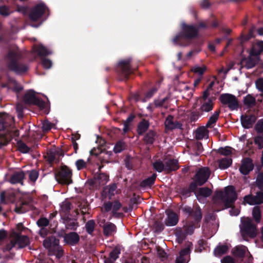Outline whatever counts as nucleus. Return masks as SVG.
<instances>
[{
  "label": "nucleus",
  "instance_id": "obj_1",
  "mask_svg": "<svg viewBox=\"0 0 263 263\" xmlns=\"http://www.w3.org/2000/svg\"><path fill=\"white\" fill-rule=\"evenodd\" d=\"M21 55L16 51L11 50L5 56L6 65L8 69L17 75L25 73L29 69L28 65L20 61Z\"/></svg>",
  "mask_w": 263,
  "mask_h": 263
},
{
  "label": "nucleus",
  "instance_id": "obj_2",
  "mask_svg": "<svg viewBox=\"0 0 263 263\" xmlns=\"http://www.w3.org/2000/svg\"><path fill=\"white\" fill-rule=\"evenodd\" d=\"M198 33V29L193 25L184 24L182 26V30L173 39V43L180 46H188L191 40L196 37Z\"/></svg>",
  "mask_w": 263,
  "mask_h": 263
},
{
  "label": "nucleus",
  "instance_id": "obj_3",
  "mask_svg": "<svg viewBox=\"0 0 263 263\" xmlns=\"http://www.w3.org/2000/svg\"><path fill=\"white\" fill-rule=\"evenodd\" d=\"M132 59L128 58L121 60L119 62L116 68V71L119 76V79L121 81H126L130 77V76L134 74L136 68L132 67Z\"/></svg>",
  "mask_w": 263,
  "mask_h": 263
},
{
  "label": "nucleus",
  "instance_id": "obj_4",
  "mask_svg": "<svg viewBox=\"0 0 263 263\" xmlns=\"http://www.w3.org/2000/svg\"><path fill=\"white\" fill-rule=\"evenodd\" d=\"M60 240L55 236H51L46 238L43 241L44 247L49 249L50 252L55 255L58 259L61 258L64 254V250L59 245Z\"/></svg>",
  "mask_w": 263,
  "mask_h": 263
},
{
  "label": "nucleus",
  "instance_id": "obj_5",
  "mask_svg": "<svg viewBox=\"0 0 263 263\" xmlns=\"http://www.w3.org/2000/svg\"><path fill=\"white\" fill-rule=\"evenodd\" d=\"M72 170L67 165L61 166L58 172L55 173L54 177L58 183L68 185L72 183Z\"/></svg>",
  "mask_w": 263,
  "mask_h": 263
},
{
  "label": "nucleus",
  "instance_id": "obj_6",
  "mask_svg": "<svg viewBox=\"0 0 263 263\" xmlns=\"http://www.w3.org/2000/svg\"><path fill=\"white\" fill-rule=\"evenodd\" d=\"M188 218L193 219L197 227H200V222L202 218L201 210L199 205L193 208L188 205L182 206L180 209Z\"/></svg>",
  "mask_w": 263,
  "mask_h": 263
},
{
  "label": "nucleus",
  "instance_id": "obj_7",
  "mask_svg": "<svg viewBox=\"0 0 263 263\" xmlns=\"http://www.w3.org/2000/svg\"><path fill=\"white\" fill-rule=\"evenodd\" d=\"M48 11V8L45 4L39 3L31 8L29 13V18L30 20L33 22L40 20L44 17L46 11Z\"/></svg>",
  "mask_w": 263,
  "mask_h": 263
},
{
  "label": "nucleus",
  "instance_id": "obj_8",
  "mask_svg": "<svg viewBox=\"0 0 263 263\" xmlns=\"http://www.w3.org/2000/svg\"><path fill=\"white\" fill-rule=\"evenodd\" d=\"M240 231L242 235H247L250 238H254L257 234L256 226L253 223L252 220L249 218L241 220Z\"/></svg>",
  "mask_w": 263,
  "mask_h": 263
},
{
  "label": "nucleus",
  "instance_id": "obj_9",
  "mask_svg": "<svg viewBox=\"0 0 263 263\" xmlns=\"http://www.w3.org/2000/svg\"><path fill=\"white\" fill-rule=\"evenodd\" d=\"M210 175L211 171L208 167H201L196 172L192 182H194L197 187L202 186L208 181Z\"/></svg>",
  "mask_w": 263,
  "mask_h": 263
},
{
  "label": "nucleus",
  "instance_id": "obj_10",
  "mask_svg": "<svg viewBox=\"0 0 263 263\" xmlns=\"http://www.w3.org/2000/svg\"><path fill=\"white\" fill-rule=\"evenodd\" d=\"M33 51L37 55L42 57V64L46 69H49L51 67V61L47 59L43 58L52 53L51 51L49 50L43 45H34L33 46Z\"/></svg>",
  "mask_w": 263,
  "mask_h": 263
},
{
  "label": "nucleus",
  "instance_id": "obj_11",
  "mask_svg": "<svg viewBox=\"0 0 263 263\" xmlns=\"http://www.w3.org/2000/svg\"><path fill=\"white\" fill-rule=\"evenodd\" d=\"M23 99L26 104L37 106L41 109H44L45 107V102L36 96L35 92L33 90H28L25 94Z\"/></svg>",
  "mask_w": 263,
  "mask_h": 263
},
{
  "label": "nucleus",
  "instance_id": "obj_12",
  "mask_svg": "<svg viewBox=\"0 0 263 263\" xmlns=\"http://www.w3.org/2000/svg\"><path fill=\"white\" fill-rule=\"evenodd\" d=\"M225 207L229 208L233 205L237 199V194L233 185H228L224 187Z\"/></svg>",
  "mask_w": 263,
  "mask_h": 263
},
{
  "label": "nucleus",
  "instance_id": "obj_13",
  "mask_svg": "<svg viewBox=\"0 0 263 263\" xmlns=\"http://www.w3.org/2000/svg\"><path fill=\"white\" fill-rule=\"evenodd\" d=\"M219 100L223 105H227L231 110L237 109L238 102L236 97L229 93H223L219 97Z\"/></svg>",
  "mask_w": 263,
  "mask_h": 263
},
{
  "label": "nucleus",
  "instance_id": "obj_14",
  "mask_svg": "<svg viewBox=\"0 0 263 263\" xmlns=\"http://www.w3.org/2000/svg\"><path fill=\"white\" fill-rule=\"evenodd\" d=\"M11 238H13L16 246L17 248H23L27 246L29 242V238L27 236L22 235L20 233L13 231L11 235Z\"/></svg>",
  "mask_w": 263,
  "mask_h": 263
},
{
  "label": "nucleus",
  "instance_id": "obj_15",
  "mask_svg": "<svg viewBox=\"0 0 263 263\" xmlns=\"http://www.w3.org/2000/svg\"><path fill=\"white\" fill-rule=\"evenodd\" d=\"M254 164L251 158L247 157L242 159L239 167L240 172L244 175H248L254 168Z\"/></svg>",
  "mask_w": 263,
  "mask_h": 263
},
{
  "label": "nucleus",
  "instance_id": "obj_16",
  "mask_svg": "<svg viewBox=\"0 0 263 263\" xmlns=\"http://www.w3.org/2000/svg\"><path fill=\"white\" fill-rule=\"evenodd\" d=\"M13 126V119L8 115L0 119V133H3Z\"/></svg>",
  "mask_w": 263,
  "mask_h": 263
},
{
  "label": "nucleus",
  "instance_id": "obj_17",
  "mask_svg": "<svg viewBox=\"0 0 263 263\" xmlns=\"http://www.w3.org/2000/svg\"><path fill=\"white\" fill-rule=\"evenodd\" d=\"M104 223L103 226L101 224L100 226L102 228L103 235L105 237H109L114 235L117 232L116 226L110 222H105V220H103Z\"/></svg>",
  "mask_w": 263,
  "mask_h": 263
},
{
  "label": "nucleus",
  "instance_id": "obj_18",
  "mask_svg": "<svg viewBox=\"0 0 263 263\" xmlns=\"http://www.w3.org/2000/svg\"><path fill=\"white\" fill-rule=\"evenodd\" d=\"M256 120L257 117L254 115H242L240 117L241 125L246 129L251 128Z\"/></svg>",
  "mask_w": 263,
  "mask_h": 263
},
{
  "label": "nucleus",
  "instance_id": "obj_19",
  "mask_svg": "<svg viewBox=\"0 0 263 263\" xmlns=\"http://www.w3.org/2000/svg\"><path fill=\"white\" fill-rule=\"evenodd\" d=\"M190 250L189 248L181 250L175 259V263H188L190 260Z\"/></svg>",
  "mask_w": 263,
  "mask_h": 263
},
{
  "label": "nucleus",
  "instance_id": "obj_20",
  "mask_svg": "<svg viewBox=\"0 0 263 263\" xmlns=\"http://www.w3.org/2000/svg\"><path fill=\"white\" fill-rule=\"evenodd\" d=\"M64 241L66 243L70 246H75L80 241V236L78 234L74 232H69L64 236Z\"/></svg>",
  "mask_w": 263,
  "mask_h": 263
},
{
  "label": "nucleus",
  "instance_id": "obj_21",
  "mask_svg": "<svg viewBox=\"0 0 263 263\" xmlns=\"http://www.w3.org/2000/svg\"><path fill=\"white\" fill-rule=\"evenodd\" d=\"M109 176L104 173H97L93 176V179L91 180L92 184H105L108 180Z\"/></svg>",
  "mask_w": 263,
  "mask_h": 263
},
{
  "label": "nucleus",
  "instance_id": "obj_22",
  "mask_svg": "<svg viewBox=\"0 0 263 263\" xmlns=\"http://www.w3.org/2000/svg\"><path fill=\"white\" fill-rule=\"evenodd\" d=\"M174 117L172 115H168L165 121L164 124L166 128L172 130L175 128H180L181 124L178 121H173Z\"/></svg>",
  "mask_w": 263,
  "mask_h": 263
},
{
  "label": "nucleus",
  "instance_id": "obj_23",
  "mask_svg": "<svg viewBox=\"0 0 263 263\" xmlns=\"http://www.w3.org/2000/svg\"><path fill=\"white\" fill-rule=\"evenodd\" d=\"M25 174L23 171L14 172L10 178V182L12 184H23V180L25 178Z\"/></svg>",
  "mask_w": 263,
  "mask_h": 263
},
{
  "label": "nucleus",
  "instance_id": "obj_24",
  "mask_svg": "<svg viewBox=\"0 0 263 263\" xmlns=\"http://www.w3.org/2000/svg\"><path fill=\"white\" fill-rule=\"evenodd\" d=\"M164 165L165 171L168 173L177 171L179 168L178 161L176 159H169L165 162Z\"/></svg>",
  "mask_w": 263,
  "mask_h": 263
},
{
  "label": "nucleus",
  "instance_id": "obj_25",
  "mask_svg": "<svg viewBox=\"0 0 263 263\" xmlns=\"http://www.w3.org/2000/svg\"><path fill=\"white\" fill-rule=\"evenodd\" d=\"M197 187L194 182H191L188 187H183L180 190V194L184 197H190L192 193L196 194V189Z\"/></svg>",
  "mask_w": 263,
  "mask_h": 263
},
{
  "label": "nucleus",
  "instance_id": "obj_26",
  "mask_svg": "<svg viewBox=\"0 0 263 263\" xmlns=\"http://www.w3.org/2000/svg\"><path fill=\"white\" fill-rule=\"evenodd\" d=\"M214 103L211 98L208 99L205 101H203L201 105L199 108L202 114L203 115L204 112H209L212 111L214 108Z\"/></svg>",
  "mask_w": 263,
  "mask_h": 263
},
{
  "label": "nucleus",
  "instance_id": "obj_27",
  "mask_svg": "<svg viewBox=\"0 0 263 263\" xmlns=\"http://www.w3.org/2000/svg\"><path fill=\"white\" fill-rule=\"evenodd\" d=\"M178 222V217L177 215L173 211L170 212L167 214V217L164 221L165 225L169 227L176 225Z\"/></svg>",
  "mask_w": 263,
  "mask_h": 263
},
{
  "label": "nucleus",
  "instance_id": "obj_28",
  "mask_svg": "<svg viewBox=\"0 0 263 263\" xmlns=\"http://www.w3.org/2000/svg\"><path fill=\"white\" fill-rule=\"evenodd\" d=\"M157 176V174L156 173H154L151 176L141 181L139 186L141 188H151L155 183Z\"/></svg>",
  "mask_w": 263,
  "mask_h": 263
},
{
  "label": "nucleus",
  "instance_id": "obj_29",
  "mask_svg": "<svg viewBox=\"0 0 263 263\" xmlns=\"http://www.w3.org/2000/svg\"><path fill=\"white\" fill-rule=\"evenodd\" d=\"M149 122L145 119H142L138 124L137 132L138 135L142 136L148 130Z\"/></svg>",
  "mask_w": 263,
  "mask_h": 263
},
{
  "label": "nucleus",
  "instance_id": "obj_30",
  "mask_svg": "<svg viewBox=\"0 0 263 263\" xmlns=\"http://www.w3.org/2000/svg\"><path fill=\"white\" fill-rule=\"evenodd\" d=\"M64 221L65 224L66 228L67 229L71 230H76L79 226V223L75 218H71L69 216L64 218Z\"/></svg>",
  "mask_w": 263,
  "mask_h": 263
},
{
  "label": "nucleus",
  "instance_id": "obj_31",
  "mask_svg": "<svg viewBox=\"0 0 263 263\" xmlns=\"http://www.w3.org/2000/svg\"><path fill=\"white\" fill-rule=\"evenodd\" d=\"M220 114V109H218L216 110L214 112L210 117L205 126L208 128H211L213 125H215L217 122L219 115Z\"/></svg>",
  "mask_w": 263,
  "mask_h": 263
},
{
  "label": "nucleus",
  "instance_id": "obj_32",
  "mask_svg": "<svg viewBox=\"0 0 263 263\" xmlns=\"http://www.w3.org/2000/svg\"><path fill=\"white\" fill-rule=\"evenodd\" d=\"M263 51V41H260L255 43L251 51V54L254 56L259 55Z\"/></svg>",
  "mask_w": 263,
  "mask_h": 263
},
{
  "label": "nucleus",
  "instance_id": "obj_33",
  "mask_svg": "<svg viewBox=\"0 0 263 263\" xmlns=\"http://www.w3.org/2000/svg\"><path fill=\"white\" fill-rule=\"evenodd\" d=\"M8 140L9 143L13 139L19 137V130L16 129H13V127L10 129H8L6 132L2 133Z\"/></svg>",
  "mask_w": 263,
  "mask_h": 263
},
{
  "label": "nucleus",
  "instance_id": "obj_34",
  "mask_svg": "<svg viewBox=\"0 0 263 263\" xmlns=\"http://www.w3.org/2000/svg\"><path fill=\"white\" fill-rule=\"evenodd\" d=\"M157 133L153 130H149L144 136L143 141L146 144H153L155 141Z\"/></svg>",
  "mask_w": 263,
  "mask_h": 263
},
{
  "label": "nucleus",
  "instance_id": "obj_35",
  "mask_svg": "<svg viewBox=\"0 0 263 263\" xmlns=\"http://www.w3.org/2000/svg\"><path fill=\"white\" fill-rule=\"evenodd\" d=\"M218 26V22L216 20H213L212 22L209 20L205 22H201L199 23L198 25V30L200 28L209 29L211 28H216Z\"/></svg>",
  "mask_w": 263,
  "mask_h": 263
},
{
  "label": "nucleus",
  "instance_id": "obj_36",
  "mask_svg": "<svg viewBox=\"0 0 263 263\" xmlns=\"http://www.w3.org/2000/svg\"><path fill=\"white\" fill-rule=\"evenodd\" d=\"M247 248L245 246H241L236 247L232 251L233 255L238 258H243L246 255Z\"/></svg>",
  "mask_w": 263,
  "mask_h": 263
},
{
  "label": "nucleus",
  "instance_id": "obj_37",
  "mask_svg": "<svg viewBox=\"0 0 263 263\" xmlns=\"http://www.w3.org/2000/svg\"><path fill=\"white\" fill-rule=\"evenodd\" d=\"M206 126H201L198 128L195 132V138L197 140H201L208 135L209 131Z\"/></svg>",
  "mask_w": 263,
  "mask_h": 263
},
{
  "label": "nucleus",
  "instance_id": "obj_38",
  "mask_svg": "<svg viewBox=\"0 0 263 263\" xmlns=\"http://www.w3.org/2000/svg\"><path fill=\"white\" fill-rule=\"evenodd\" d=\"M229 250V247L227 245H218L214 250V254L215 256H221L226 254Z\"/></svg>",
  "mask_w": 263,
  "mask_h": 263
},
{
  "label": "nucleus",
  "instance_id": "obj_39",
  "mask_svg": "<svg viewBox=\"0 0 263 263\" xmlns=\"http://www.w3.org/2000/svg\"><path fill=\"white\" fill-rule=\"evenodd\" d=\"M243 102L248 108L255 106L256 104L255 98L250 94H248L243 98Z\"/></svg>",
  "mask_w": 263,
  "mask_h": 263
},
{
  "label": "nucleus",
  "instance_id": "obj_40",
  "mask_svg": "<svg viewBox=\"0 0 263 263\" xmlns=\"http://www.w3.org/2000/svg\"><path fill=\"white\" fill-rule=\"evenodd\" d=\"M170 97L167 95L163 99H155L154 101V104L155 107L156 108H159L164 106L166 109L167 108V101L170 99Z\"/></svg>",
  "mask_w": 263,
  "mask_h": 263
},
{
  "label": "nucleus",
  "instance_id": "obj_41",
  "mask_svg": "<svg viewBox=\"0 0 263 263\" xmlns=\"http://www.w3.org/2000/svg\"><path fill=\"white\" fill-rule=\"evenodd\" d=\"M212 194V191L208 187H200L196 191V196H200L203 197H208Z\"/></svg>",
  "mask_w": 263,
  "mask_h": 263
},
{
  "label": "nucleus",
  "instance_id": "obj_42",
  "mask_svg": "<svg viewBox=\"0 0 263 263\" xmlns=\"http://www.w3.org/2000/svg\"><path fill=\"white\" fill-rule=\"evenodd\" d=\"M127 145L124 141L122 140L118 141L114 147V152L116 154L120 153L126 149Z\"/></svg>",
  "mask_w": 263,
  "mask_h": 263
},
{
  "label": "nucleus",
  "instance_id": "obj_43",
  "mask_svg": "<svg viewBox=\"0 0 263 263\" xmlns=\"http://www.w3.org/2000/svg\"><path fill=\"white\" fill-rule=\"evenodd\" d=\"M212 199L214 202H216L217 201L220 200L225 204L224 191L216 190L214 193Z\"/></svg>",
  "mask_w": 263,
  "mask_h": 263
},
{
  "label": "nucleus",
  "instance_id": "obj_44",
  "mask_svg": "<svg viewBox=\"0 0 263 263\" xmlns=\"http://www.w3.org/2000/svg\"><path fill=\"white\" fill-rule=\"evenodd\" d=\"M231 158H224L219 161V167L221 170H224L229 167L232 164Z\"/></svg>",
  "mask_w": 263,
  "mask_h": 263
},
{
  "label": "nucleus",
  "instance_id": "obj_45",
  "mask_svg": "<svg viewBox=\"0 0 263 263\" xmlns=\"http://www.w3.org/2000/svg\"><path fill=\"white\" fill-rule=\"evenodd\" d=\"M153 167L155 170L159 173L165 171V165L163 162L160 160H156L152 163Z\"/></svg>",
  "mask_w": 263,
  "mask_h": 263
},
{
  "label": "nucleus",
  "instance_id": "obj_46",
  "mask_svg": "<svg viewBox=\"0 0 263 263\" xmlns=\"http://www.w3.org/2000/svg\"><path fill=\"white\" fill-rule=\"evenodd\" d=\"M191 71L195 73L198 74L200 77L202 78V76L206 70V67L203 65L202 67L196 65L192 67L191 69Z\"/></svg>",
  "mask_w": 263,
  "mask_h": 263
},
{
  "label": "nucleus",
  "instance_id": "obj_47",
  "mask_svg": "<svg viewBox=\"0 0 263 263\" xmlns=\"http://www.w3.org/2000/svg\"><path fill=\"white\" fill-rule=\"evenodd\" d=\"M122 206L121 203L118 200L112 202V213L113 216L115 217H119L121 214L120 213H118L117 211L120 209Z\"/></svg>",
  "mask_w": 263,
  "mask_h": 263
},
{
  "label": "nucleus",
  "instance_id": "obj_48",
  "mask_svg": "<svg viewBox=\"0 0 263 263\" xmlns=\"http://www.w3.org/2000/svg\"><path fill=\"white\" fill-rule=\"evenodd\" d=\"M157 90H158L156 87H153L145 93L144 97L142 98L141 101L143 102H147L154 96V95L157 92Z\"/></svg>",
  "mask_w": 263,
  "mask_h": 263
},
{
  "label": "nucleus",
  "instance_id": "obj_49",
  "mask_svg": "<svg viewBox=\"0 0 263 263\" xmlns=\"http://www.w3.org/2000/svg\"><path fill=\"white\" fill-rule=\"evenodd\" d=\"M18 150L24 154L28 153L30 148L22 140H19L17 142Z\"/></svg>",
  "mask_w": 263,
  "mask_h": 263
},
{
  "label": "nucleus",
  "instance_id": "obj_50",
  "mask_svg": "<svg viewBox=\"0 0 263 263\" xmlns=\"http://www.w3.org/2000/svg\"><path fill=\"white\" fill-rule=\"evenodd\" d=\"M252 216L257 223L260 222L261 220V211L258 206H255L253 208Z\"/></svg>",
  "mask_w": 263,
  "mask_h": 263
},
{
  "label": "nucleus",
  "instance_id": "obj_51",
  "mask_svg": "<svg viewBox=\"0 0 263 263\" xmlns=\"http://www.w3.org/2000/svg\"><path fill=\"white\" fill-rule=\"evenodd\" d=\"M96 226L95 221L93 220H89L85 224V228L87 233L91 235L95 230Z\"/></svg>",
  "mask_w": 263,
  "mask_h": 263
},
{
  "label": "nucleus",
  "instance_id": "obj_52",
  "mask_svg": "<svg viewBox=\"0 0 263 263\" xmlns=\"http://www.w3.org/2000/svg\"><path fill=\"white\" fill-rule=\"evenodd\" d=\"M193 150L195 156L200 155L203 150L202 143L200 142H196L193 145Z\"/></svg>",
  "mask_w": 263,
  "mask_h": 263
},
{
  "label": "nucleus",
  "instance_id": "obj_53",
  "mask_svg": "<svg viewBox=\"0 0 263 263\" xmlns=\"http://www.w3.org/2000/svg\"><path fill=\"white\" fill-rule=\"evenodd\" d=\"M71 204L69 201H65L62 202L61 205L62 211L65 214H68L71 210Z\"/></svg>",
  "mask_w": 263,
  "mask_h": 263
},
{
  "label": "nucleus",
  "instance_id": "obj_54",
  "mask_svg": "<svg viewBox=\"0 0 263 263\" xmlns=\"http://www.w3.org/2000/svg\"><path fill=\"white\" fill-rule=\"evenodd\" d=\"M200 227H197L196 223L192 222L190 224L186 226V227L184 229V232L187 235H192L193 234L195 229L199 228Z\"/></svg>",
  "mask_w": 263,
  "mask_h": 263
},
{
  "label": "nucleus",
  "instance_id": "obj_55",
  "mask_svg": "<svg viewBox=\"0 0 263 263\" xmlns=\"http://www.w3.org/2000/svg\"><path fill=\"white\" fill-rule=\"evenodd\" d=\"M120 253V249L116 247L110 252L109 256L113 261H116L119 258V255Z\"/></svg>",
  "mask_w": 263,
  "mask_h": 263
},
{
  "label": "nucleus",
  "instance_id": "obj_56",
  "mask_svg": "<svg viewBox=\"0 0 263 263\" xmlns=\"http://www.w3.org/2000/svg\"><path fill=\"white\" fill-rule=\"evenodd\" d=\"M36 224L40 228H45L49 224V220L45 217H41L36 221Z\"/></svg>",
  "mask_w": 263,
  "mask_h": 263
},
{
  "label": "nucleus",
  "instance_id": "obj_57",
  "mask_svg": "<svg viewBox=\"0 0 263 263\" xmlns=\"http://www.w3.org/2000/svg\"><path fill=\"white\" fill-rule=\"evenodd\" d=\"M11 14V11L8 6L6 5L0 6V14L4 16H8Z\"/></svg>",
  "mask_w": 263,
  "mask_h": 263
},
{
  "label": "nucleus",
  "instance_id": "obj_58",
  "mask_svg": "<svg viewBox=\"0 0 263 263\" xmlns=\"http://www.w3.org/2000/svg\"><path fill=\"white\" fill-rule=\"evenodd\" d=\"M154 228L155 229V232L159 233L164 230V226L161 221L157 220L154 222Z\"/></svg>",
  "mask_w": 263,
  "mask_h": 263
},
{
  "label": "nucleus",
  "instance_id": "obj_59",
  "mask_svg": "<svg viewBox=\"0 0 263 263\" xmlns=\"http://www.w3.org/2000/svg\"><path fill=\"white\" fill-rule=\"evenodd\" d=\"M257 63L255 59L250 58L246 61L245 67L247 69H250L255 66Z\"/></svg>",
  "mask_w": 263,
  "mask_h": 263
},
{
  "label": "nucleus",
  "instance_id": "obj_60",
  "mask_svg": "<svg viewBox=\"0 0 263 263\" xmlns=\"http://www.w3.org/2000/svg\"><path fill=\"white\" fill-rule=\"evenodd\" d=\"M28 173L29 180L33 182H35L39 177V172L35 170H32Z\"/></svg>",
  "mask_w": 263,
  "mask_h": 263
},
{
  "label": "nucleus",
  "instance_id": "obj_61",
  "mask_svg": "<svg viewBox=\"0 0 263 263\" xmlns=\"http://www.w3.org/2000/svg\"><path fill=\"white\" fill-rule=\"evenodd\" d=\"M243 201L250 205L257 204L255 196L252 195H246L243 197Z\"/></svg>",
  "mask_w": 263,
  "mask_h": 263
},
{
  "label": "nucleus",
  "instance_id": "obj_62",
  "mask_svg": "<svg viewBox=\"0 0 263 263\" xmlns=\"http://www.w3.org/2000/svg\"><path fill=\"white\" fill-rule=\"evenodd\" d=\"M254 143L257 145L259 149H262L263 148V135L256 136L254 138Z\"/></svg>",
  "mask_w": 263,
  "mask_h": 263
},
{
  "label": "nucleus",
  "instance_id": "obj_63",
  "mask_svg": "<svg viewBox=\"0 0 263 263\" xmlns=\"http://www.w3.org/2000/svg\"><path fill=\"white\" fill-rule=\"evenodd\" d=\"M255 129L258 134H263V119L257 121L255 126Z\"/></svg>",
  "mask_w": 263,
  "mask_h": 263
},
{
  "label": "nucleus",
  "instance_id": "obj_64",
  "mask_svg": "<svg viewBox=\"0 0 263 263\" xmlns=\"http://www.w3.org/2000/svg\"><path fill=\"white\" fill-rule=\"evenodd\" d=\"M256 184L257 187L263 191V172L259 173L257 177Z\"/></svg>",
  "mask_w": 263,
  "mask_h": 263
}]
</instances>
